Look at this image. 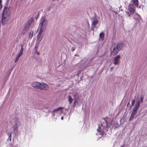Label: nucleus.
Here are the masks:
<instances>
[{
	"mask_svg": "<svg viewBox=\"0 0 147 147\" xmlns=\"http://www.w3.org/2000/svg\"><path fill=\"white\" fill-rule=\"evenodd\" d=\"M123 45V42L117 43L113 47V50L111 51V55L115 56L118 54L119 52L122 49Z\"/></svg>",
	"mask_w": 147,
	"mask_h": 147,
	"instance_id": "nucleus-1",
	"label": "nucleus"
},
{
	"mask_svg": "<svg viewBox=\"0 0 147 147\" xmlns=\"http://www.w3.org/2000/svg\"><path fill=\"white\" fill-rule=\"evenodd\" d=\"M136 11V8L133 6L132 7L131 5H128V8L125 11L128 17H131L134 14Z\"/></svg>",
	"mask_w": 147,
	"mask_h": 147,
	"instance_id": "nucleus-2",
	"label": "nucleus"
},
{
	"mask_svg": "<svg viewBox=\"0 0 147 147\" xmlns=\"http://www.w3.org/2000/svg\"><path fill=\"white\" fill-rule=\"evenodd\" d=\"M103 120L102 123H101L100 126L99 127L100 131L106 128L107 126L108 123L105 118L103 119Z\"/></svg>",
	"mask_w": 147,
	"mask_h": 147,
	"instance_id": "nucleus-3",
	"label": "nucleus"
},
{
	"mask_svg": "<svg viewBox=\"0 0 147 147\" xmlns=\"http://www.w3.org/2000/svg\"><path fill=\"white\" fill-rule=\"evenodd\" d=\"M9 9L7 7V5H5L2 13V16H9Z\"/></svg>",
	"mask_w": 147,
	"mask_h": 147,
	"instance_id": "nucleus-4",
	"label": "nucleus"
},
{
	"mask_svg": "<svg viewBox=\"0 0 147 147\" xmlns=\"http://www.w3.org/2000/svg\"><path fill=\"white\" fill-rule=\"evenodd\" d=\"M8 16H2V23L3 25L7 23L8 20Z\"/></svg>",
	"mask_w": 147,
	"mask_h": 147,
	"instance_id": "nucleus-5",
	"label": "nucleus"
},
{
	"mask_svg": "<svg viewBox=\"0 0 147 147\" xmlns=\"http://www.w3.org/2000/svg\"><path fill=\"white\" fill-rule=\"evenodd\" d=\"M39 89L46 90L48 88V85L45 83H40Z\"/></svg>",
	"mask_w": 147,
	"mask_h": 147,
	"instance_id": "nucleus-6",
	"label": "nucleus"
},
{
	"mask_svg": "<svg viewBox=\"0 0 147 147\" xmlns=\"http://www.w3.org/2000/svg\"><path fill=\"white\" fill-rule=\"evenodd\" d=\"M121 58V56L120 55H118L115 57L114 60V64L115 65H117L119 63V61Z\"/></svg>",
	"mask_w": 147,
	"mask_h": 147,
	"instance_id": "nucleus-7",
	"label": "nucleus"
},
{
	"mask_svg": "<svg viewBox=\"0 0 147 147\" xmlns=\"http://www.w3.org/2000/svg\"><path fill=\"white\" fill-rule=\"evenodd\" d=\"M140 101L139 100H138L137 101L136 103L133 110L137 112V111L138 110L140 106Z\"/></svg>",
	"mask_w": 147,
	"mask_h": 147,
	"instance_id": "nucleus-8",
	"label": "nucleus"
},
{
	"mask_svg": "<svg viewBox=\"0 0 147 147\" xmlns=\"http://www.w3.org/2000/svg\"><path fill=\"white\" fill-rule=\"evenodd\" d=\"M98 23V21L97 20H94L93 21L92 23L91 24V30L93 31L94 30V29L96 24Z\"/></svg>",
	"mask_w": 147,
	"mask_h": 147,
	"instance_id": "nucleus-9",
	"label": "nucleus"
},
{
	"mask_svg": "<svg viewBox=\"0 0 147 147\" xmlns=\"http://www.w3.org/2000/svg\"><path fill=\"white\" fill-rule=\"evenodd\" d=\"M40 83L38 82H33L32 85L33 87L36 88H39L40 86Z\"/></svg>",
	"mask_w": 147,
	"mask_h": 147,
	"instance_id": "nucleus-10",
	"label": "nucleus"
},
{
	"mask_svg": "<svg viewBox=\"0 0 147 147\" xmlns=\"http://www.w3.org/2000/svg\"><path fill=\"white\" fill-rule=\"evenodd\" d=\"M45 21V17H42L40 19V22L39 24V25L40 27H43V25Z\"/></svg>",
	"mask_w": 147,
	"mask_h": 147,
	"instance_id": "nucleus-11",
	"label": "nucleus"
},
{
	"mask_svg": "<svg viewBox=\"0 0 147 147\" xmlns=\"http://www.w3.org/2000/svg\"><path fill=\"white\" fill-rule=\"evenodd\" d=\"M42 27H40V30L39 31L38 35V39H39V38L41 36L42 32H43V29H42Z\"/></svg>",
	"mask_w": 147,
	"mask_h": 147,
	"instance_id": "nucleus-12",
	"label": "nucleus"
},
{
	"mask_svg": "<svg viewBox=\"0 0 147 147\" xmlns=\"http://www.w3.org/2000/svg\"><path fill=\"white\" fill-rule=\"evenodd\" d=\"M104 34L103 32H101L99 34V37L100 39L102 41L104 39Z\"/></svg>",
	"mask_w": 147,
	"mask_h": 147,
	"instance_id": "nucleus-13",
	"label": "nucleus"
},
{
	"mask_svg": "<svg viewBox=\"0 0 147 147\" xmlns=\"http://www.w3.org/2000/svg\"><path fill=\"white\" fill-rule=\"evenodd\" d=\"M132 1L136 7H138V0H132Z\"/></svg>",
	"mask_w": 147,
	"mask_h": 147,
	"instance_id": "nucleus-14",
	"label": "nucleus"
},
{
	"mask_svg": "<svg viewBox=\"0 0 147 147\" xmlns=\"http://www.w3.org/2000/svg\"><path fill=\"white\" fill-rule=\"evenodd\" d=\"M68 100L70 104L73 101V99L70 95L68 96Z\"/></svg>",
	"mask_w": 147,
	"mask_h": 147,
	"instance_id": "nucleus-15",
	"label": "nucleus"
},
{
	"mask_svg": "<svg viewBox=\"0 0 147 147\" xmlns=\"http://www.w3.org/2000/svg\"><path fill=\"white\" fill-rule=\"evenodd\" d=\"M63 109V108L61 107H60L58 108L57 109H55L53 111V113H54L55 112L58 111L60 110H62Z\"/></svg>",
	"mask_w": 147,
	"mask_h": 147,
	"instance_id": "nucleus-16",
	"label": "nucleus"
},
{
	"mask_svg": "<svg viewBox=\"0 0 147 147\" xmlns=\"http://www.w3.org/2000/svg\"><path fill=\"white\" fill-rule=\"evenodd\" d=\"M29 26H29V24H26L25 26H24V30L25 31H27L28 28H29Z\"/></svg>",
	"mask_w": 147,
	"mask_h": 147,
	"instance_id": "nucleus-17",
	"label": "nucleus"
},
{
	"mask_svg": "<svg viewBox=\"0 0 147 147\" xmlns=\"http://www.w3.org/2000/svg\"><path fill=\"white\" fill-rule=\"evenodd\" d=\"M20 56L19 55H18L16 57L15 60H14V62L16 63L17 62V61H18L19 59Z\"/></svg>",
	"mask_w": 147,
	"mask_h": 147,
	"instance_id": "nucleus-18",
	"label": "nucleus"
},
{
	"mask_svg": "<svg viewBox=\"0 0 147 147\" xmlns=\"http://www.w3.org/2000/svg\"><path fill=\"white\" fill-rule=\"evenodd\" d=\"M33 19L30 18V20H28V22L27 24H29V26H30V25L32 24V23L33 21Z\"/></svg>",
	"mask_w": 147,
	"mask_h": 147,
	"instance_id": "nucleus-19",
	"label": "nucleus"
},
{
	"mask_svg": "<svg viewBox=\"0 0 147 147\" xmlns=\"http://www.w3.org/2000/svg\"><path fill=\"white\" fill-rule=\"evenodd\" d=\"M33 31H31L29 33L28 36L29 37H32L33 36Z\"/></svg>",
	"mask_w": 147,
	"mask_h": 147,
	"instance_id": "nucleus-20",
	"label": "nucleus"
},
{
	"mask_svg": "<svg viewBox=\"0 0 147 147\" xmlns=\"http://www.w3.org/2000/svg\"><path fill=\"white\" fill-rule=\"evenodd\" d=\"M137 112L133 110L132 111V113L131 114V115L135 116V115L137 113Z\"/></svg>",
	"mask_w": 147,
	"mask_h": 147,
	"instance_id": "nucleus-21",
	"label": "nucleus"
},
{
	"mask_svg": "<svg viewBox=\"0 0 147 147\" xmlns=\"http://www.w3.org/2000/svg\"><path fill=\"white\" fill-rule=\"evenodd\" d=\"M135 102V99L133 100H132V102H131V107H132L134 106Z\"/></svg>",
	"mask_w": 147,
	"mask_h": 147,
	"instance_id": "nucleus-22",
	"label": "nucleus"
},
{
	"mask_svg": "<svg viewBox=\"0 0 147 147\" xmlns=\"http://www.w3.org/2000/svg\"><path fill=\"white\" fill-rule=\"evenodd\" d=\"M134 116L131 115L129 120V121H131L134 118Z\"/></svg>",
	"mask_w": 147,
	"mask_h": 147,
	"instance_id": "nucleus-23",
	"label": "nucleus"
},
{
	"mask_svg": "<svg viewBox=\"0 0 147 147\" xmlns=\"http://www.w3.org/2000/svg\"><path fill=\"white\" fill-rule=\"evenodd\" d=\"M38 48V46L37 45H35L34 47V49L35 50V51L34 53H35V52H36L37 51V49Z\"/></svg>",
	"mask_w": 147,
	"mask_h": 147,
	"instance_id": "nucleus-24",
	"label": "nucleus"
},
{
	"mask_svg": "<svg viewBox=\"0 0 147 147\" xmlns=\"http://www.w3.org/2000/svg\"><path fill=\"white\" fill-rule=\"evenodd\" d=\"M23 51H20V53L18 54V55H20V56H21L22 55V54H23Z\"/></svg>",
	"mask_w": 147,
	"mask_h": 147,
	"instance_id": "nucleus-25",
	"label": "nucleus"
},
{
	"mask_svg": "<svg viewBox=\"0 0 147 147\" xmlns=\"http://www.w3.org/2000/svg\"><path fill=\"white\" fill-rule=\"evenodd\" d=\"M2 0H0V9H1L2 7V5L1 4Z\"/></svg>",
	"mask_w": 147,
	"mask_h": 147,
	"instance_id": "nucleus-26",
	"label": "nucleus"
},
{
	"mask_svg": "<svg viewBox=\"0 0 147 147\" xmlns=\"http://www.w3.org/2000/svg\"><path fill=\"white\" fill-rule=\"evenodd\" d=\"M51 7H47V10L48 11H50L51 9Z\"/></svg>",
	"mask_w": 147,
	"mask_h": 147,
	"instance_id": "nucleus-27",
	"label": "nucleus"
},
{
	"mask_svg": "<svg viewBox=\"0 0 147 147\" xmlns=\"http://www.w3.org/2000/svg\"><path fill=\"white\" fill-rule=\"evenodd\" d=\"M35 53H36V54L38 55H40V53L39 51H36V52H35Z\"/></svg>",
	"mask_w": 147,
	"mask_h": 147,
	"instance_id": "nucleus-28",
	"label": "nucleus"
},
{
	"mask_svg": "<svg viewBox=\"0 0 147 147\" xmlns=\"http://www.w3.org/2000/svg\"><path fill=\"white\" fill-rule=\"evenodd\" d=\"M11 133L10 134L8 138L9 139V140H11Z\"/></svg>",
	"mask_w": 147,
	"mask_h": 147,
	"instance_id": "nucleus-29",
	"label": "nucleus"
},
{
	"mask_svg": "<svg viewBox=\"0 0 147 147\" xmlns=\"http://www.w3.org/2000/svg\"><path fill=\"white\" fill-rule=\"evenodd\" d=\"M143 99H144V98L143 97H141V98H140L141 101L142 103L143 102Z\"/></svg>",
	"mask_w": 147,
	"mask_h": 147,
	"instance_id": "nucleus-30",
	"label": "nucleus"
},
{
	"mask_svg": "<svg viewBox=\"0 0 147 147\" xmlns=\"http://www.w3.org/2000/svg\"><path fill=\"white\" fill-rule=\"evenodd\" d=\"M78 102V101L77 100V99H75L74 100V103L75 104L76 103Z\"/></svg>",
	"mask_w": 147,
	"mask_h": 147,
	"instance_id": "nucleus-31",
	"label": "nucleus"
},
{
	"mask_svg": "<svg viewBox=\"0 0 147 147\" xmlns=\"http://www.w3.org/2000/svg\"><path fill=\"white\" fill-rule=\"evenodd\" d=\"M23 46H24V45L23 44H22L20 45L21 48H23Z\"/></svg>",
	"mask_w": 147,
	"mask_h": 147,
	"instance_id": "nucleus-32",
	"label": "nucleus"
},
{
	"mask_svg": "<svg viewBox=\"0 0 147 147\" xmlns=\"http://www.w3.org/2000/svg\"><path fill=\"white\" fill-rule=\"evenodd\" d=\"M24 49L23 48H21L20 51H23Z\"/></svg>",
	"mask_w": 147,
	"mask_h": 147,
	"instance_id": "nucleus-33",
	"label": "nucleus"
},
{
	"mask_svg": "<svg viewBox=\"0 0 147 147\" xmlns=\"http://www.w3.org/2000/svg\"><path fill=\"white\" fill-rule=\"evenodd\" d=\"M76 94L74 95L73 96V97L74 98H76Z\"/></svg>",
	"mask_w": 147,
	"mask_h": 147,
	"instance_id": "nucleus-34",
	"label": "nucleus"
},
{
	"mask_svg": "<svg viewBox=\"0 0 147 147\" xmlns=\"http://www.w3.org/2000/svg\"><path fill=\"white\" fill-rule=\"evenodd\" d=\"M111 71H112L113 69V67H111Z\"/></svg>",
	"mask_w": 147,
	"mask_h": 147,
	"instance_id": "nucleus-35",
	"label": "nucleus"
},
{
	"mask_svg": "<svg viewBox=\"0 0 147 147\" xmlns=\"http://www.w3.org/2000/svg\"><path fill=\"white\" fill-rule=\"evenodd\" d=\"M61 119L63 120V117H61Z\"/></svg>",
	"mask_w": 147,
	"mask_h": 147,
	"instance_id": "nucleus-36",
	"label": "nucleus"
},
{
	"mask_svg": "<svg viewBox=\"0 0 147 147\" xmlns=\"http://www.w3.org/2000/svg\"><path fill=\"white\" fill-rule=\"evenodd\" d=\"M129 105V102H128V103H127V106H128V105Z\"/></svg>",
	"mask_w": 147,
	"mask_h": 147,
	"instance_id": "nucleus-37",
	"label": "nucleus"
},
{
	"mask_svg": "<svg viewBox=\"0 0 147 147\" xmlns=\"http://www.w3.org/2000/svg\"><path fill=\"white\" fill-rule=\"evenodd\" d=\"M80 72V71H79L78 72V74H79V73Z\"/></svg>",
	"mask_w": 147,
	"mask_h": 147,
	"instance_id": "nucleus-38",
	"label": "nucleus"
},
{
	"mask_svg": "<svg viewBox=\"0 0 147 147\" xmlns=\"http://www.w3.org/2000/svg\"><path fill=\"white\" fill-rule=\"evenodd\" d=\"M80 72V71H79L78 72V74H79V73Z\"/></svg>",
	"mask_w": 147,
	"mask_h": 147,
	"instance_id": "nucleus-39",
	"label": "nucleus"
},
{
	"mask_svg": "<svg viewBox=\"0 0 147 147\" xmlns=\"http://www.w3.org/2000/svg\"><path fill=\"white\" fill-rule=\"evenodd\" d=\"M74 49H73L72 50V51H74Z\"/></svg>",
	"mask_w": 147,
	"mask_h": 147,
	"instance_id": "nucleus-40",
	"label": "nucleus"
}]
</instances>
